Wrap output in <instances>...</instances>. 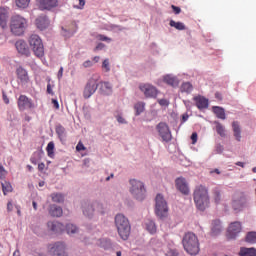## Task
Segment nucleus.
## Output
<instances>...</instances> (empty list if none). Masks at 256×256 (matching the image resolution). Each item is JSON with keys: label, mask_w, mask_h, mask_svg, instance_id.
Listing matches in <instances>:
<instances>
[{"label": "nucleus", "mask_w": 256, "mask_h": 256, "mask_svg": "<svg viewBox=\"0 0 256 256\" xmlns=\"http://www.w3.org/2000/svg\"><path fill=\"white\" fill-rule=\"evenodd\" d=\"M193 199L199 211H205L209 207V191L205 186L200 185L195 188Z\"/></svg>", "instance_id": "obj_1"}, {"label": "nucleus", "mask_w": 256, "mask_h": 256, "mask_svg": "<svg viewBox=\"0 0 256 256\" xmlns=\"http://www.w3.org/2000/svg\"><path fill=\"white\" fill-rule=\"evenodd\" d=\"M115 226L121 239L127 241L129 235H131V224L129 223V219L123 214H117L115 216Z\"/></svg>", "instance_id": "obj_2"}, {"label": "nucleus", "mask_w": 256, "mask_h": 256, "mask_svg": "<svg viewBox=\"0 0 256 256\" xmlns=\"http://www.w3.org/2000/svg\"><path fill=\"white\" fill-rule=\"evenodd\" d=\"M182 245L184 250L188 252L189 255H198L199 254V238L193 232H187L183 239Z\"/></svg>", "instance_id": "obj_3"}, {"label": "nucleus", "mask_w": 256, "mask_h": 256, "mask_svg": "<svg viewBox=\"0 0 256 256\" xmlns=\"http://www.w3.org/2000/svg\"><path fill=\"white\" fill-rule=\"evenodd\" d=\"M129 183V191L133 199H136V201H139L140 203L145 201L147 197V189L145 188V183L137 179H131Z\"/></svg>", "instance_id": "obj_4"}, {"label": "nucleus", "mask_w": 256, "mask_h": 256, "mask_svg": "<svg viewBox=\"0 0 256 256\" xmlns=\"http://www.w3.org/2000/svg\"><path fill=\"white\" fill-rule=\"evenodd\" d=\"M28 23L27 19L23 18L20 15L12 16L10 19V31L12 35L16 37H21L27 30Z\"/></svg>", "instance_id": "obj_5"}, {"label": "nucleus", "mask_w": 256, "mask_h": 256, "mask_svg": "<svg viewBox=\"0 0 256 256\" xmlns=\"http://www.w3.org/2000/svg\"><path fill=\"white\" fill-rule=\"evenodd\" d=\"M29 45L36 57H43L45 55V48L43 47V41L37 34H33L29 38Z\"/></svg>", "instance_id": "obj_6"}, {"label": "nucleus", "mask_w": 256, "mask_h": 256, "mask_svg": "<svg viewBox=\"0 0 256 256\" xmlns=\"http://www.w3.org/2000/svg\"><path fill=\"white\" fill-rule=\"evenodd\" d=\"M168 211H169V208L167 207V201H165V198H163V195L157 194L156 209H155V213L157 217H159L160 219H165V217H167Z\"/></svg>", "instance_id": "obj_7"}, {"label": "nucleus", "mask_w": 256, "mask_h": 256, "mask_svg": "<svg viewBox=\"0 0 256 256\" xmlns=\"http://www.w3.org/2000/svg\"><path fill=\"white\" fill-rule=\"evenodd\" d=\"M156 131L158 132L159 137L164 141L165 143H169L173 136L171 135V130L169 129V125L165 122H160L156 126Z\"/></svg>", "instance_id": "obj_8"}, {"label": "nucleus", "mask_w": 256, "mask_h": 256, "mask_svg": "<svg viewBox=\"0 0 256 256\" xmlns=\"http://www.w3.org/2000/svg\"><path fill=\"white\" fill-rule=\"evenodd\" d=\"M99 89V82L96 78H90L84 88V99H89Z\"/></svg>", "instance_id": "obj_9"}, {"label": "nucleus", "mask_w": 256, "mask_h": 256, "mask_svg": "<svg viewBox=\"0 0 256 256\" xmlns=\"http://www.w3.org/2000/svg\"><path fill=\"white\" fill-rule=\"evenodd\" d=\"M48 249H49L50 255L67 256V253L65 252L67 247L65 246V244L63 242H56L54 244H50L48 246Z\"/></svg>", "instance_id": "obj_10"}, {"label": "nucleus", "mask_w": 256, "mask_h": 256, "mask_svg": "<svg viewBox=\"0 0 256 256\" xmlns=\"http://www.w3.org/2000/svg\"><path fill=\"white\" fill-rule=\"evenodd\" d=\"M241 224L240 222H233L229 225L227 230V238L228 240L236 239L239 233L241 232Z\"/></svg>", "instance_id": "obj_11"}, {"label": "nucleus", "mask_w": 256, "mask_h": 256, "mask_svg": "<svg viewBox=\"0 0 256 256\" xmlns=\"http://www.w3.org/2000/svg\"><path fill=\"white\" fill-rule=\"evenodd\" d=\"M139 89L147 98L155 99L157 97V88L151 84H142L139 86Z\"/></svg>", "instance_id": "obj_12"}, {"label": "nucleus", "mask_w": 256, "mask_h": 256, "mask_svg": "<svg viewBox=\"0 0 256 256\" xmlns=\"http://www.w3.org/2000/svg\"><path fill=\"white\" fill-rule=\"evenodd\" d=\"M47 229L50 231V233H53L54 235H59L63 231H65V225L59 221H48L47 222Z\"/></svg>", "instance_id": "obj_13"}, {"label": "nucleus", "mask_w": 256, "mask_h": 256, "mask_svg": "<svg viewBox=\"0 0 256 256\" xmlns=\"http://www.w3.org/2000/svg\"><path fill=\"white\" fill-rule=\"evenodd\" d=\"M176 189L182 193V195H189V184L187 180L183 177H178L175 180Z\"/></svg>", "instance_id": "obj_14"}, {"label": "nucleus", "mask_w": 256, "mask_h": 256, "mask_svg": "<svg viewBox=\"0 0 256 256\" xmlns=\"http://www.w3.org/2000/svg\"><path fill=\"white\" fill-rule=\"evenodd\" d=\"M18 107L20 111H25V109H33L35 105L31 101V99L27 98V96L21 95L18 99Z\"/></svg>", "instance_id": "obj_15"}, {"label": "nucleus", "mask_w": 256, "mask_h": 256, "mask_svg": "<svg viewBox=\"0 0 256 256\" xmlns=\"http://www.w3.org/2000/svg\"><path fill=\"white\" fill-rule=\"evenodd\" d=\"M15 47L20 55H25L26 57L31 55V51L29 50V46H27V42H25V40H18L15 43Z\"/></svg>", "instance_id": "obj_16"}, {"label": "nucleus", "mask_w": 256, "mask_h": 256, "mask_svg": "<svg viewBox=\"0 0 256 256\" xmlns=\"http://www.w3.org/2000/svg\"><path fill=\"white\" fill-rule=\"evenodd\" d=\"M246 203V197L244 194H236L233 200V208L235 211H240Z\"/></svg>", "instance_id": "obj_17"}, {"label": "nucleus", "mask_w": 256, "mask_h": 256, "mask_svg": "<svg viewBox=\"0 0 256 256\" xmlns=\"http://www.w3.org/2000/svg\"><path fill=\"white\" fill-rule=\"evenodd\" d=\"M39 7L41 11H51V9H54V7H57L59 4L58 0H39Z\"/></svg>", "instance_id": "obj_18"}, {"label": "nucleus", "mask_w": 256, "mask_h": 256, "mask_svg": "<svg viewBox=\"0 0 256 256\" xmlns=\"http://www.w3.org/2000/svg\"><path fill=\"white\" fill-rule=\"evenodd\" d=\"M35 25L37 29L43 31L44 29H47V27H49V18H47L46 15H40L36 18Z\"/></svg>", "instance_id": "obj_19"}, {"label": "nucleus", "mask_w": 256, "mask_h": 256, "mask_svg": "<svg viewBox=\"0 0 256 256\" xmlns=\"http://www.w3.org/2000/svg\"><path fill=\"white\" fill-rule=\"evenodd\" d=\"M99 91L101 95H111L113 93V86L109 82H100Z\"/></svg>", "instance_id": "obj_20"}, {"label": "nucleus", "mask_w": 256, "mask_h": 256, "mask_svg": "<svg viewBox=\"0 0 256 256\" xmlns=\"http://www.w3.org/2000/svg\"><path fill=\"white\" fill-rule=\"evenodd\" d=\"M82 213L84 216L87 217V219H93L95 215V207L93 203L91 204H85L82 208Z\"/></svg>", "instance_id": "obj_21"}, {"label": "nucleus", "mask_w": 256, "mask_h": 256, "mask_svg": "<svg viewBox=\"0 0 256 256\" xmlns=\"http://www.w3.org/2000/svg\"><path fill=\"white\" fill-rule=\"evenodd\" d=\"M16 74L18 79L25 85V83H29V74L27 73V70H25L23 67H18L16 70Z\"/></svg>", "instance_id": "obj_22"}, {"label": "nucleus", "mask_w": 256, "mask_h": 256, "mask_svg": "<svg viewBox=\"0 0 256 256\" xmlns=\"http://www.w3.org/2000/svg\"><path fill=\"white\" fill-rule=\"evenodd\" d=\"M64 231H66L67 235H69L70 237H75V235H79V228L73 223H67L64 226Z\"/></svg>", "instance_id": "obj_23"}, {"label": "nucleus", "mask_w": 256, "mask_h": 256, "mask_svg": "<svg viewBox=\"0 0 256 256\" xmlns=\"http://www.w3.org/2000/svg\"><path fill=\"white\" fill-rule=\"evenodd\" d=\"M194 101L196 103V107L198 109H207L209 107V100L203 96L194 97Z\"/></svg>", "instance_id": "obj_24"}, {"label": "nucleus", "mask_w": 256, "mask_h": 256, "mask_svg": "<svg viewBox=\"0 0 256 256\" xmlns=\"http://www.w3.org/2000/svg\"><path fill=\"white\" fill-rule=\"evenodd\" d=\"M55 131L61 143H65V141H67V130H65V127H63L61 124H58L56 125Z\"/></svg>", "instance_id": "obj_25"}, {"label": "nucleus", "mask_w": 256, "mask_h": 256, "mask_svg": "<svg viewBox=\"0 0 256 256\" xmlns=\"http://www.w3.org/2000/svg\"><path fill=\"white\" fill-rule=\"evenodd\" d=\"M48 213L51 217H61L63 215V208L52 204L48 208Z\"/></svg>", "instance_id": "obj_26"}, {"label": "nucleus", "mask_w": 256, "mask_h": 256, "mask_svg": "<svg viewBox=\"0 0 256 256\" xmlns=\"http://www.w3.org/2000/svg\"><path fill=\"white\" fill-rule=\"evenodd\" d=\"M98 247H101V249H105L106 251H109L113 248V242H111V239L109 238H101L97 241Z\"/></svg>", "instance_id": "obj_27"}, {"label": "nucleus", "mask_w": 256, "mask_h": 256, "mask_svg": "<svg viewBox=\"0 0 256 256\" xmlns=\"http://www.w3.org/2000/svg\"><path fill=\"white\" fill-rule=\"evenodd\" d=\"M164 83L170 85L171 87H179V79L176 76L167 74L163 77Z\"/></svg>", "instance_id": "obj_28"}, {"label": "nucleus", "mask_w": 256, "mask_h": 256, "mask_svg": "<svg viewBox=\"0 0 256 256\" xmlns=\"http://www.w3.org/2000/svg\"><path fill=\"white\" fill-rule=\"evenodd\" d=\"M217 235H221V221L214 220L212 223L211 236L217 237Z\"/></svg>", "instance_id": "obj_29"}, {"label": "nucleus", "mask_w": 256, "mask_h": 256, "mask_svg": "<svg viewBox=\"0 0 256 256\" xmlns=\"http://www.w3.org/2000/svg\"><path fill=\"white\" fill-rule=\"evenodd\" d=\"M8 15H7V9L0 7V27H2V29H5V27H7V19H8Z\"/></svg>", "instance_id": "obj_30"}, {"label": "nucleus", "mask_w": 256, "mask_h": 256, "mask_svg": "<svg viewBox=\"0 0 256 256\" xmlns=\"http://www.w3.org/2000/svg\"><path fill=\"white\" fill-rule=\"evenodd\" d=\"M232 130L234 133V137L237 141L241 140V128L239 122L235 121L232 123Z\"/></svg>", "instance_id": "obj_31"}, {"label": "nucleus", "mask_w": 256, "mask_h": 256, "mask_svg": "<svg viewBox=\"0 0 256 256\" xmlns=\"http://www.w3.org/2000/svg\"><path fill=\"white\" fill-rule=\"evenodd\" d=\"M239 255L240 256H256V249L242 247L240 249Z\"/></svg>", "instance_id": "obj_32"}, {"label": "nucleus", "mask_w": 256, "mask_h": 256, "mask_svg": "<svg viewBox=\"0 0 256 256\" xmlns=\"http://www.w3.org/2000/svg\"><path fill=\"white\" fill-rule=\"evenodd\" d=\"M213 113L218 117V119H225V109L219 107V106H214L212 108Z\"/></svg>", "instance_id": "obj_33"}, {"label": "nucleus", "mask_w": 256, "mask_h": 256, "mask_svg": "<svg viewBox=\"0 0 256 256\" xmlns=\"http://www.w3.org/2000/svg\"><path fill=\"white\" fill-rule=\"evenodd\" d=\"M146 229L148 232L151 233V235L157 233V226L155 225V222L153 220L146 221Z\"/></svg>", "instance_id": "obj_34"}, {"label": "nucleus", "mask_w": 256, "mask_h": 256, "mask_svg": "<svg viewBox=\"0 0 256 256\" xmlns=\"http://www.w3.org/2000/svg\"><path fill=\"white\" fill-rule=\"evenodd\" d=\"M135 115L139 117L143 111H145V102H138L134 105Z\"/></svg>", "instance_id": "obj_35"}, {"label": "nucleus", "mask_w": 256, "mask_h": 256, "mask_svg": "<svg viewBox=\"0 0 256 256\" xmlns=\"http://www.w3.org/2000/svg\"><path fill=\"white\" fill-rule=\"evenodd\" d=\"M42 157H43V150H37L36 152H34L31 158V163H33L34 165H37V163H39Z\"/></svg>", "instance_id": "obj_36"}, {"label": "nucleus", "mask_w": 256, "mask_h": 256, "mask_svg": "<svg viewBox=\"0 0 256 256\" xmlns=\"http://www.w3.org/2000/svg\"><path fill=\"white\" fill-rule=\"evenodd\" d=\"M215 130L220 135V137H225V128L223 124L219 123L218 121H214Z\"/></svg>", "instance_id": "obj_37"}, {"label": "nucleus", "mask_w": 256, "mask_h": 256, "mask_svg": "<svg viewBox=\"0 0 256 256\" xmlns=\"http://www.w3.org/2000/svg\"><path fill=\"white\" fill-rule=\"evenodd\" d=\"M94 211L100 213V215H105V206L101 202H93Z\"/></svg>", "instance_id": "obj_38"}, {"label": "nucleus", "mask_w": 256, "mask_h": 256, "mask_svg": "<svg viewBox=\"0 0 256 256\" xmlns=\"http://www.w3.org/2000/svg\"><path fill=\"white\" fill-rule=\"evenodd\" d=\"M182 93H191L193 91V84L191 82H184L181 85Z\"/></svg>", "instance_id": "obj_39"}, {"label": "nucleus", "mask_w": 256, "mask_h": 256, "mask_svg": "<svg viewBox=\"0 0 256 256\" xmlns=\"http://www.w3.org/2000/svg\"><path fill=\"white\" fill-rule=\"evenodd\" d=\"M170 27H174L178 31H185V24L182 22H175V20L170 21Z\"/></svg>", "instance_id": "obj_40"}, {"label": "nucleus", "mask_w": 256, "mask_h": 256, "mask_svg": "<svg viewBox=\"0 0 256 256\" xmlns=\"http://www.w3.org/2000/svg\"><path fill=\"white\" fill-rule=\"evenodd\" d=\"M51 197L54 203H63V201H65V197L61 193H54Z\"/></svg>", "instance_id": "obj_41"}, {"label": "nucleus", "mask_w": 256, "mask_h": 256, "mask_svg": "<svg viewBox=\"0 0 256 256\" xmlns=\"http://www.w3.org/2000/svg\"><path fill=\"white\" fill-rule=\"evenodd\" d=\"M15 3L19 9H27V7H29V3H31V0H15Z\"/></svg>", "instance_id": "obj_42"}, {"label": "nucleus", "mask_w": 256, "mask_h": 256, "mask_svg": "<svg viewBox=\"0 0 256 256\" xmlns=\"http://www.w3.org/2000/svg\"><path fill=\"white\" fill-rule=\"evenodd\" d=\"M245 241L250 244H256V232H248Z\"/></svg>", "instance_id": "obj_43"}, {"label": "nucleus", "mask_w": 256, "mask_h": 256, "mask_svg": "<svg viewBox=\"0 0 256 256\" xmlns=\"http://www.w3.org/2000/svg\"><path fill=\"white\" fill-rule=\"evenodd\" d=\"M2 191H3L4 195H7V193H11V191H13V187L11 186V183L3 182L2 183Z\"/></svg>", "instance_id": "obj_44"}, {"label": "nucleus", "mask_w": 256, "mask_h": 256, "mask_svg": "<svg viewBox=\"0 0 256 256\" xmlns=\"http://www.w3.org/2000/svg\"><path fill=\"white\" fill-rule=\"evenodd\" d=\"M214 201L215 203H221V190L219 188L214 189Z\"/></svg>", "instance_id": "obj_45"}, {"label": "nucleus", "mask_w": 256, "mask_h": 256, "mask_svg": "<svg viewBox=\"0 0 256 256\" xmlns=\"http://www.w3.org/2000/svg\"><path fill=\"white\" fill-rule=\"evenodd\" d=\"M55 149V143L49 142L46 148V151L48 153V157H53V151Z\"/></svg>", "instance_id": "obj_46"}, {"label": "nucleus", "mask_w": 256, "mask_h": 256, "mask_svg": "<svg viewBox=\"0 0 256 256\" xmlns=\"http://www.w3.org/2000/svg\"><path fill=\"white\" fill-rule=\"evenodd\" d=\"M102 69H105L106 73H109L111 71V66H109V59H105L102 63Z\"/></svg>", "instance_id": "obj_47"}, {"label": "nucleus", "mask_w": 256, "mask_h": 256, "mask_svg": "<svg viewBox=\"0 0 256 256\" xmlns=\"http://www.w3.org/2000/svg\"><path fill=\"white\" fill-rule=\"evenodd\" d=\"M62 35L64 36V37H72V35H73V33H75V32H73L72 30H67V29H65V28H63L62 27Z\"/></svg>", "instance_id": "obj_48"}, {"label": "nucleus", "mask_w": 256, "mask_h": 256, "mask_svg": "<svg viewBox=\"0 0 256 256\" xmlns=\"http://www.w3.org/2000/svg\"><path fill=\"white\" fill-rule=\"evenodd\" d=\"M97 39H98V41H108V42L111 41V38H109V37H107V36H105L103 34L97 35Z\"/></svg>", "instance_id": "obj_49"}, {"label": "nucleus", "mask_w": 256, "mask_h": 256, "mask_svg": "<svg viewBox=\"0 0 256 256\" xmlns=\"http://www.w3.org/2000/svg\"><path fill=\"white\" fill-rule=\"evenodd\" d=\"M116 119L121 125H127V120H125V118H123L121 115H118Z\"/></svg>", "instance_id": "obj_50"}, {"label": "nucleus", "mask_w": 256, "mask_h": 256, "mask_svg": "<svg viewBox=\"0 0 256 256\" xmlns=\"http://www.w3.org/2000/svg\"><path fill=\"white\" fill-rule=\"evenodd\" d=\"M93 65H95V63H93V61H91V60H87V61H85V62L83 63V67H84L85 69H87V68H89V67H93Z\"/></svg>", "instance_id": "obj_51"}, {"label": "nucleus", "mask_w": 256, "mask_h": 256, "mask_svg": "<svg viewBox=\"0 0 256 256\" xmlns=\"http://www.w3.org/2000/svg\"><path fill=\"white\" fill-rule=\"evenodd\" d=\"M85 145L83 143L79 142L76 146V151H85Z\"/></svg>", "instance_id": "obj_52"}, {"label": "nucleus", "mask_w": 256, "mask_h": 256, "mask_svg": "<svg viewBox=\"0 0 256 256\" xmlns=\"http://www.w3.org/2000/svg\"><path fill=\"white\" fill-rule=\"evenodd\" d=\"M5 175H7V171H5V168L3 167V165L0 164V177H1V179L3 177H5Z\"/></svg>", "instance_id": "obj_53"}, {"label": "nucleus", "mask_w": 256, "mask_h": 256, "mask_svg": "<svg viewBox=\"0 0 256 256\" xmlns=\"http://www.w3.org/2000/svg\"><path fill=\"white\" fill-rule=\"evenodd\" d=\"M102 49H105V44L99 43V44L94 48V51H102Z\"/></svg>", "instance_id": "obj_54"}, {"label": "nucleus", "mask_w": 256, "mask_h": 256, "mask_svg": "<svg viewBox=\"0 0 256 256\" xmlns=\"http://www.w3.org/2000/svg\"><path fill=\"white\" fill-rule=\"evenodd\" d=\"M171 7H172L175 15H179V13H181V8L180 7H177L175 5H172Z\"/></svg>", "instance_id": "obj_55"}, {"label": "nucleus", "mask_w": 256, "mask_h": 256, "mask_svg": "<svg viewBox=\"0 0 256 256\" xmlns=\"http://www.w3.org/2000/svg\"><path fill=\"white\" fill-rule=\"evenodd\" d=\"M191 139H192V144L195 145L197 143V133L196 132L192 133Z\"/></svg>", "instance_id": "obj_56"}, {"label": "nucleus", "mask_w": 256, "mask_h": 256, "mask_svg": "<svg viewBox=\"0 0 256 256\" xmlns=\"http://www.w3.org/2000/svg\"><path fill=\"white\" fill-rule=\"evenodd\" d=\"M62 77H63V67H60L57 78L59 81H61Z\"/></svg>", "instance_id": "obj_57"}, {"label": "nucleus", "mask_w": 256, "mask_h": 256, "mask_svg": "<svg viewBox=\"0 0 256 256\" xmlns=\"http://www.w3.org/2000/svg\"><path fill=\"white\" fill-rule=\"evenodd\" d=\"M76 9H83L85 7V0H79V6H75Z\"/></svg>", "instance_id": "obj_58"}, {"label": "nucleus", "mask_w": 256, "mask_h": 256, "mask_svg": "<svg viewBox=\"0 0 256 256\" xmlns=\"http://www.w3.org/2000/svg\"><path fill=\"white\" fill-rule=\"evenodd\" d=\"M158 103H159V105H161L162 107H165L166 105H168L166 99H160V100H158Z\"/></svg>", "instance_id": "obj_59"}, {"label": "nucleus", "mask_w": 256, "mask_h": 256, "mask_svg": "<svg viewBox=\"0 0 256 256\" xmlns=\"http://www.w3.org/2000/svg\"><path fill=\"white\" fill-rule=\"evenodd\" d=\"M223 150H224L223 145L218 144V145L216 146V151H217V153H222Z\"/></svg>", "instance_id": "obj_60"}, {"label": "nucleus", "mask_w": 256, "mask_h": 256, "mask_svg": "<svg viewBox=\"0 0 256 256\" xmlns=\"http://www.w3.org/2000/svg\"><path fill=\"white\" fill-rule=\"evenodd\" d=\"M89 163H91V160H90L89 158H85V159L83 160V165H84V167H89Z\"/></svg>", "instance_id": "obj_61"}, {"label": "nucleus", "mask_w": 256, "mask_h": 256, "mask_svg": "<svg viewBox=\"0 0 256 256\" xmlns=\"http://www.w3.org/2000/svg\"><path fill=\"white\" fill-rule=\"evenodd\" d=\"M52 105H54L55 109H59V102L56 99H52Z\"/></svg>", "instance_id": "obj_62"}, {"label": "nucleus", "mask_w": 256, "mask_h": 256, "mask_svg": "<svg viewBox=\"0 0 256 256\" xmlns=\"http://www.w3.org/2000/svg\"><path fill=\"white\" fill-rule=\"evenodd\" d=\"M47 93H48L49 95H53V88L51 87V84H48V85H47Z\"/></svg>", "instance_id": "obj_63"}, {"label": "nucleus", "mask_w": 256, "mask_h": 256, "mask_svg": "<svg viewBox=\"0 0 256 256\" xmlns=\"http://www.w3.org/2000/svg\"><path fill=\"white\" fill-rule=\"evenodd\" d=\"M7 211H13V203H11V202H8V204H7Z\"/></svg>", "instance_id": "obj_64"}]
</instances>
